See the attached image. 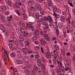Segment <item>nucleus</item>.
Returning <instances> with one entry per match:
<instances>
[{
	"mask_svg": "<svg viewBox=\"0 0 75 75\" xmlns=\"http://www.w3.org/2000/svg\"><path fill=\"white\" fill-rule=\"evenodd\" d=\"M40 42H41V44L43 45H45V43H46V42L43 39H42L40 40Z\"/></svg>",
	"mask_w": 75,
	"mask_h": 75,
	"instance_id": "obj_10",
	"label": "nucleus"
},
{
	"mask_svg": "<svg viewBox=\"0 0 75 75\" xmlns=\"http://www.w3.org/2000/svg\"><path fill=\"white\" fill-rule=\"evenodd\" d=\"M35 6L37 7V8H38V10H39V11H40L41 10V7L40 5L39 4H36Z\"/></svg>",
	"mask_w": 75,
	"mask_h": 75,
	"instance_id": "obj_7",
	"label": "nucleus"
},
{
	"mask_svg": "<svg viewBox=\"0 0 75 75\" xmlns=\"http://www.w3.org/2000/svg\"><path fill=\"white\" fill-rule=\"evenodd\" d=\"M63 33H64V37H67L66 32H64Z\"/></svg>",
	"mask_w": 75,
	"mask_h": 75,
	"instance_id": "obj_47",
	"label": "nucleus"
},
{
	"mask_svg": "<svg viewBox=\"0 0 75 75\" xmlns=\"http://www.w3.org/2000/svg\"><path fill=\"white\" fill-rule=\"evenodd\" d=\"M56 11H57V12H58V13H61V10L59 9V8H57Z\"/></svg>",
	"mask_w": 75,
	"mask_h": 75,
	"instance_id": "obj_42",
	"label": "nucleus"
},
{
	"mask_svg": "<svg viewBox=\"0 0 75 75\" xmlns=\"http://www.w3.org/2000/svg\"><path fill=\"white\" fill-rule=\"evenodd\" d=\"M25 43L26 45H28V46L29 45V42H28V41H26L25 42Z\"/></svg>",
	"mask_w": 75,
	"mask_h": 75,
	"instance_id": "obj_34",
	"label": "nucleus"
},
{
	"mask_svg": "<svg viewBox=\"0 0 75 75\" xmlns=\"http://www.w3.org/2000/svg\"><path fill=\"white\" fill-rule=\"evenodd\" d=\"M68 70H69V71H71L72 70V69H71V68H70L69 67L65 68V71H68Z\"/></svg>",
	"mask_w": 75,
	"mask_h": 75,
	"instance_id": "obj_26",
	"label": "nucleus"
},
{
	"mask_svg": "<svg viewBox=\"0 0 75 75\" xmlns=\"http://www.w3.org/2000/svg\"><path fill=\"white\" fill-rule=\"evenodd\" d=\"M44 38L47 41H49L50 40V38H49L48 35H44Z\"/></svg>",
	"mask_w": 75,
	"mask_h": 75,
	"instance_id": "obj_13",
	"label": "nucleus"
},
{
	"mask_svg": "<svg viewBox=\"0 0 75 75\" xmlns=\"http://www.w3.org/2000/svg\"><path fill=\"white\" fill-rule=\"evenodd\" d=\"M37 65L39 67H41L42 66V63H41V61L39 59L37 61Z\"/></svg>",
	"mask_w": 75,
	"mask_h": 75,
	"instance_id": "obj_6",
	"label": "nucleus"
},
{
	"mask_svg": "<svg viewBox=\"0 0 75 75\" xmlns=\"http://www.w3.org/2000/svg\"><path fill=\"white\" fill-rule=\"evenodd\" d=\"M55 48L56 49V50H59V47L58 46V45H55Z\"/></svg>",
	"mask_w": 75,
	"mask_h": 75,
	"instance_id": "obj_37",
	"label": "nucleus"
},
{
	"mask_svg": "<svg viewBox=\"0 0 75 75\" xmlns=\"http://www.w3.org/2000/svg\"><path fill=\"white\" fill-rule=\"evenodd\" d=\"M29 23L27 24L28 28H30L33 30H34V29H33V27L31 25H33L34 24V23L33 22H29Z\"/></svg>",
	"mask_w": 75,
	"mask_h": 75,
	"instance_id": "obj_2",
	"label": "nucleus"
},
{
	"mask_svg": "<svg viewBox=\"0 0 75 75\" xmlns=\"http://www.w3.org/2000/svg\"><path fill=\"white\" fill-rule=\"evenodd\" d=\"M21 13L22 15H24V14H25V11H22L21 12Z\"/></svg>",
	"mask_w": 75,
	"mask_h": 75,
	"instance_id": "obj_43",
	"label": "nucleus"
},
{
	"mask_svg": "<svg viewBox=\"0 0 75 75\" xmlns=\"http://www.w3.org/2000/svg\"><path fill=\"white\" fill-rule=\"evenodd\" d=\"M57 23H58L57 22H56L55 23L54 22L53 23L52 25L54 28V29H56V28H57Z\"/></svg>",
	"mask_w": 75,
	"mask_h": 75,
	"instance_id": "obj_11",
	"label": "nucleus"
},
{
	"mask_svg": "<svg viewBox=\"0 0 75 75\" xmlns=\"http://www.w3.org/2000/svg\"><path fill=\"white\" fill-rule=\"evenodd\" d=\"M53 62L54 64H57V60H56V59H53Z\"/></svg>",
	"mask_w": 75,
	"mask_h": 75,
	"instance_id": "obj_39",
	"label": "nucleus"
},
{
	"mask_svg": "<svg viewBox=\"0 0 75 75\" xmlns=\"http://www.w3.org/2000/svg\"><path fill=\"white\" fill-rule=\"evenodd\" d=\"M35 33L36 35H40V32H39V31H38V30H35Z\"/></svg>",
	"mask_w": 75,
	"mask_h": 75,
	"instance_id": "obj_24",
	"label": "nucleus"
},
{
	"mask_svg": "<svg viewBox=\"0 0 75 75\" xmlns=\"http://www.w3.org/2000/svg\"><path fill=\"white\" fill-rule=\"evenodd\" d=\"M16 62H19V63H17V64H21V62H21V61H19L18 60H17L16 61Z\"/></svg>",
	"mask_w": 75,
	"mask_h": 75,
	"instance_id": "obj_53",
	"label": "nucleus"
},
{
	"mask_svg": "<svg viewBox=\"0 0 75 75\" xmlns=\"http://www.w3.org/2000/svg\"><path fill=\"white\" fill-rule=\"evenodd\" d=\"M47 2L48 4L50 6H52V2L50 0H48Z\"/></svg>",
	"mask_w": 75,
	"mask_h": 75,
	"instance_id": "obj_16",
	"label": "nucleus"
},
{
	"mask_svg": "<svg viewBox=\"0 0 75 75\" xmlns=\"http://www.w3.org/2000/svg\"><path fill=\"white\" fill-rule=\"evenodd\" d=\"M16 13L18 14V15H19V16H20V13H19V12L18 11H16Z\"/></svg>",
	"mask_w": 75,
	"mask_h": 75,
	"instance_id": "obj_45",
	"label": "nucleus"
},
{
	"mask_svg": "<svg viewBox=\"0 0 75 75\" xmlns=\"http://www.w3.org/2000/svg\"><path fill=\"white\" fill-rule=\"evenodd\" d=\"M2 56L4 58L6 57V54H5V53L4 52Z\"/></svg>",
	"mask_w": 75,
	"mask_h": 75,
	"instance_id": "obj_48",
	"label": "nucleus"
},
{
	"mask_svg": "<svg viewBox=\"0 0 75 75\" xmlns=\"http://www.w3.org/2000/svg\"><path fill=\"white\" fill-rule=\"evenodd\" d=\"M20 31H21V32H22V33H23L24 31V28H20Z\"/></svg>",
	"mask_w": 75,
	"mask_h": 75,
	"instance_id": "obj_35",
	"label": "nucleus"
},
{
	"mask_svg": "<svg viewBox=\"0 0 75 75\" xmlns=\"http://www.w3.org/2000/svg\"><path fill=\"white\" fill-rule=\"evenodd\" d=\"M53 9L54 10L53 12H56L57 10V7H56V6H54L53 8Z\"/></svg>",
	"mask_w": 75,
	"mask_h": 75,
	"instance_id": "obj_33",
	"label": "nucleus"
},
{
	"mask_svg": "<svg viewBox=\"0 0 75 75\" xmlns=\"http://www.w3.org/2000/svg\"><path fill=\"white\" fill-rule=\"evenodd\" d=\"M1 20L3 23H4L6 21V18L4 16H2L1 17Z\"/></svg>",
	"mask_w": 75,
	"mask_h": 75,
	"instance_id": "obj_18",
	"label": "nucleus"
},
{
	"mask_svg": "<svg viewBox=\"0 0 75 75\" xmlns=\"http://www.w3.org/2000/svg\"><path fill=\"white\" fill-rule=\"evenodd\" d=\"M1 8L2 10H6V7L4 6L2 7Z\"/></svg>",
	"mask_w": 75,
	"mask_h": 75,
	"instance_id": "obj_36",
	"label": "nucleus"
},
{
	"mask_svg": "<svg viewBox=\"0 0 75 75\" xmlns=\"http://www.w3.org/2000/svg\"><path fill=\"white\" fill-rule=\"evenodd\" d=\"M56 18H59V15H57L56 16Z\"/></svg>",
	"mask_w": 75,
	"mask_h": 75,
	"instance_id": "obj_60",
	"label": "nucleus"
},
{
	"mask_svg": "<svg viewBox=\"0 0 75 75\" xmlns=\"http://www.w3.org/2000/svg\"><path fill=\"white\" fill-rule=\"evenodd\" d=\"M23 61H24V62L26 63H28L29 62V60H28V59L26 57H23Z\"/></svg>",
	"mask_w": 75,
	"mask_h": 75,
	"instance_id": "obj_9",
	"label": "nucleus"
},
{
	"mask_svg": "<svg viewBox=\"0 0 75 75\" xmlns=\"http://www.w3.org/2000/svg\"><path fill=\"white\" fill-rule=\"evenodd\" d=\"M6 2L10 6H11V2L8 0H6Z\"/></svg>",
	"mask_w": 75,
	"mask_h": 75,
	"instance_id": "obj_21",
	"label": "nucleus"
},
{
	"mask_svg": "<svg viewBox=\"0 0 75 75\" xmlns=\"http://www.w3.org/2000/svg\"><path fill=\"white\" fill-rule=\"evenodd\" d=\"M35 69L36 71H38V68L37 67Z\"/></svg>",
	"mask_w": 75,
	"mask_h": 75,
	"instance_id": "obj_64",
	"label": "nucleus"
},
{
	"mask_svg": "<svg viewBox=\"0 0 75 75\" xmlns=\"http://www.w3.org/2000/svg\"><path fill=\"white\" fill-rule=\"evenodd\" d=\"M41 22L42 23L43 25H46L47 24L44 21H39L38 22V24L39 23L40 24H38V25H41Z\"/></svg>",
	"mask_w": 75,
	"mask_h": 75,
	"instance_id": "obj_3",
	"label": "nucleus"
},
{
	"mask_svg": "<svg viewBox=\"0 0 75 75\" xmlns=\"http://www.w3.org/2000/svg\"><path fill=\"white\" fill-rule=\"evenodd\" d=\"M14 7H18V8H19V7H17L16 4H14L13 5Z\"/></svg>",
	"mask_w": 75,
	"mask_h": 75,
	"instance_id": "obj_55",
	"label": "nucleus"
},
{
	"mask_svg": "<svg viewBox=\"0 0 75 75\" xmlns=\"http://www.w3.org/2000/svg\"><path fill=\"white\" fill-rule=\"evenodd\" d=\"M27 66L29 68H32V66H31V64H27Z\"/></svg>",
	"mask_w": 75,
	"mask_h": 75,
	"instance_id": "obj_44",
	"label": "nucleus"
},
{
	"mask_svg": "<svg viewBox=\"0 0 75 75\" xmlns=\"http://www.w3.org/2000/svg\"><path fill=\"white\" fill-rule=\"evenodd\" d=\"M71 24L73 25V26H74L75 25V21H73L71 22Z\"/></svg>",
	"mask_w": 75,
	"mask_h": 75,
	"instance_id": "obj_40",
	"label": "nucleus"
},
{
	"mask_svg": "<svg viewBox=\"0 0 75 75\" xmlns=\"http://www.w3.org/2000/svg\"><path fill=\"white\" fill-rule=\"evenodd\" d=\"M22 50L24 54H27V50L25 49V48H23Z\"/></svg>",
	"mask_w": 75,
	"mask_h": 75,
	"instance_id": "obj_27",
	"label": "nucleus"
},
{
	"mask_svg": "<svg viewBox=\"0 0 75 75\" xmlns=\"http://www.w3.org/2000/svg\"><path fill=\"white\" fill-rule=\"evenodd\" d=\"M35 48L37 50H39V47L38 46H36L35 47Z\"/></svg>",
	"mask_w": 75,
	"mask_h": 75,
	"instance_id": "obj_57",
	"label": "nucleus"
},
{
	"mask_svg": "<svg viewBox=\"0 0 75 75\" xmlns=\"http://www.w3.org/2000/svg\"><path fill=\"white\" fill-rule=\"evenodd\" d=\"M32 39L33 40H37V37H34Z\"/></svg>",
	"mask_w": 75,
	"mask_h": 75,
	"instance_id": "obj_49",
	"label": "nucleus"
},
{
	"mask_svg": "<svg viewBox=\"0 0 75 75\" xmlns=\"http://www.w3.org/2000/svg\"><path fill=\"white\" fill-rule=\"evenodd\" d=\"M67 61L69 62H70L71 61V59H67Z\"/></svg>",
	"mask_w": 75,
	"mask_h": 75,
	"instance_id": "obj_62",
	"label": "nucleus"
},
{
	"mask_svg": "<svg viewBox=\"0 0 75 75\" xmlns=\"http://www.w3.org/2000/svg\"><path fill=\"white\" fill-rule=\"evenodd\" d=\"M24 37H27L28 35H29V34L28 33H27V32H25L23 33Z\"/></svg>",
	"mask_w": 75,
	"mask_h": 75,
	"instance_id": "obj_23",
	"label": "nucleus"
},
{
	"mask_svg": "<svg viewBox=\"0 0 75 75\" xmlns=\"http://www.w3.org/2000/svg\"><path fill=\"white\" fill-rule=\"evenodd\" d=\"M13 41L14 42L15 44L17 46L18 45V42H17V38L16 37H14L13 38Z\"/></svg>",
	"mask_w": 75,
	"mask_h": 75,
	"instance_id": "obj_5",
	"label": "nucleus"
},
{
	"mask_svg": "<svg viewBox=\"0 0 75 75\" xmlns=\"http://www.w3.org/2000/svg\"><path fill=\"white\" fill-rule=\"evenodd\" d=\"M57 35H59V30H58V29H57Z\"/></svg>",
	"mask_w": 75,
	"mask_h": 75,
	"instance_id": "obj_54",
	"label": "nucleus"
},
{
	"mask_svg": "<svg viewBox=\"0 0 75 75\" xmlns=\"http://www.w3.org/2000/svg\"><path fill=\"white\" fill-rule=\"evenodd\" d=\"M73 13H74V16H75V9H74L73 10Z\"/></svg>",
	"mask_w": 75,
	"mask_h": 75,
	"instance_id": "obj_59",
	"label": "nucleus"
},
{
	"mask_svg": "<svg viewBox=\"0 0 75 75\" xmlns=\"http://www.w3.org/2000/svg\"><path fill=\"white\" fill-rule=\"evenodd\" d=\"M25 48L26 50H28L30 48V47L29 46H27V47H26Z\"/></svg>",
	"mask_w": 75,
	"mask_h": 75,
	"instance_id": "obj_51",
	"label": "nucleus"
},
{
	"mask_svg": "<svg viewBox=\"0 0 75 75\" xmlns=\"http://www.w3.org/2000/svg\"><path fill=\"white\" fill-rule=\"evenodd\" d=\"M19 24L20 26H23V23L21 21L20 22Z\"/></svg>",
	"mask_w": 75,
	"mask_h": 75,
	"instance_id": "obj_41",
	"label": "nucleus"
},
{
	"mask_svg": "<svg viewBox=\"0 0 75 75\" xmlns=\"http://www.w3.org/2000/svg\"><path fill=\"white\" fill-rule=\"evenodd\" d=\"M9 48L11 50H13L14 49V48L13 47V46L12 44H9Z\"/></svg>",
	"mask_w": 75,
	"mask_h": 75,
	"instance_id": "obj_15",
	"label": "nucleus"
},
{
	"mask_svg": "<svg viewBox=\"0 0 75 75\" xmlns=\"http://www.w3.org/2000/svg\"><path fill=\"white\" fill-rule=\"evenodd\" d=\"M59 61L61 62L62 61V57H59Z\"/></svg>",
	"mask_w": 75,
	"mask_h": 75,
	"instance_id": "obj_61",
	"label": "nucleus"
},
{
	"mask_svg": "<svg viewBox=\"0 0 75 75\" xmlns=\"http://www.w3.org/2000/svg\"><path fill=\"white\" fill-rule=\"evenodd\" d=\"M58 25L59 27L60 28H62V23L61 22H59L58 23Z\"/></svg>",
	"mask_w": 75,
	"mask_h": 75,
	"instance_id": "obj_20",
	"label": "nucleus"
},
{
	"mask_svg": "<svg viewBox=\"0 0 75 75\" xmlns=\"http://www.w3.org/2000/svg\"><path fill=\"white\" fill-rule=\"evenodd\" d=\"M60 20H61V21H64V22H65V17L64 16H62L61 17Z\"/></svg>",
	"mask_w": 75,
	"mask_h": 75,
	"instance_id": "obj_25",
	"label": "nucleus"
},
{
	"mask_svg": "<svg viewBox=\"0 0 75 75\" xmlns=\"http://www.w3.org/2000/svg\"><path fill=\"white\" fill-rule=\"evenodd\" d=\"M67 20L68 23H71V19L69 17H68L67 18Z\"/></svg>",
	"mask_w": 75,
	"mask_h": 75,
	"instance_id": "obj_31",
	"label": "nucleus"
},
{
	"mask_svg": "<svg viewBox=\"0 0 75 75\" xmlns=\"http://www.w3.org/2000/svg\"><path fill=\"white\" fill-rule=\"evenodd\" d=\"M43 31L44 33H47V30L46 28H44L43 29Z\"/></svg>",
	"mask_w": 75,
	"mask_h": 75,
	"instance_id": "obj_50",
	"label": "nucleus"
},
{
	"mask_svg": "<svg viewBox=\"0 0 75 75\" xmlns=\"http://www.w3.org/2000/svg\"><path fill=\"white\" fill-rule=\"evenodd\" d=\"M24 70L26 72H27V73H30V70L27 69L25 67H24Z\"/></svg>",
	"mask_w": 75,
	"mask_h": 75,
	"instance_id": "obj_12",
	"label": "nucleus"
},
{
	"mask_svg": "<svg viewBox=\"0 0 75 75\" xmlns=\"http://www.w3.org/2000/svg\"><path fill=\"white\" fill-rule=\"evenodd\" d=\"M28 3L29 5H32V4L31 1H28Z\"/></svg>",
	"mask_w": 75,
	"mask_h": 75,
	"instance_id": "obj_52",
	"label": "nucleus"
},
{
	"mask_svg": "<svg viewBox=\"0 0 75 75\" xmlns=\"http://www.w3.org/2000/svg\"><path fill=\"white\" fill-rule=\"evenodd\" d=\"M17 56L18 58H21L22 57V54H20V53H21L20 51H16Z\"/></svg>",
	"mask_w": 75,
	"mask_h": 75,
	"instance_id": "obj_4",
	"label": "nucleus"
},
{
	"mask_svg": "<svg viewBox=\"0 0 75 75\" xmlns=\"http://www.w3.org/2000/svg\"><path fill=\"white\" fill-rule=\"evenodd\" d=\"M16 54L14 53V52H12L10 56L12 57H15L16 56Z\"/></svg>",
	"mask_w": 75,
	"mask_h": 75,
	"instance_id": "obj_28",
	"label": "nucleus"
},
{
	"mask_svg": "<svg viewBox=\"0 0 75 75\" xmlns=\"http://www.w3.org/2000/svg\"><path fill=\"white\" fill-rule=\"evenodd\" d=\"M41 51L42 53H44V51H43V48H42V47H41Z\"/></svg>",
	"mask_w": 75,
	"mask_h": 75,
	"instance_id": "obj_56",
	"label": "nucleus"
},
{
	"mask_svg": "<svg viewBox=\"0 0 75 75\" xmlns=\"http://www.w3.org/2000/svg\"><path fill=\"white\" fill-rule=\"evenodd\" d=\"M69 4L70 5V6H71V7H74V6L73 5V4H72V3H71L70 2H69Z\"/></svg>",
	"mask_w": 75,
	"mask_h": 75,
	"instance_id": "obj_46",
	"label": "nucleus"
},
{
	"mask_svg": "<svg viewBox=\"0 0 75 75\" xmlns=\"http://www.w3.org/2000/svg\"><path fill=\"white\" fill-rule=\"evenodd\" d=\"M46 56L47 58H50L51 57V54H50V53H49L48 52H47Z\"/></svg>",
	"mask_w": 75,
	"mask_h": 75,
	"instance_id": "obj_14",
	"label": "nucleus"
},
{
	"mask_svg": "<svg viewBox=\"0 0 75 75\" xmlns=\"http://www.w3.org/2000/svg\"><path fill=\"white\" fill-rule=\"evenodd\" d=\"M62 70L63 73H65V69H64V67H62Z\"/></svg>",
	"mask_w": 75,
	"mask_h": 75,
	"instance_id": "obj_38",
	"label": "nucleus"
},
{
	"mask_svg": "<svg viewBox=\"0 0 75 75\" xmlns=\"http://www.w3.org/2000/svg\"><path fill=\"white\" fill-rule=\"evenodd\" d=\"M18 42L19 45L21 46L22 47H23V45H24V44L23 43V42H22L21 41H20V40H18Z\"/></svg>",
	"mask_w": 75,
	"mask_h": 75,
	"instance_id": "obj_17",
	"label": "nucleus"
},
{
	"mask_svg": "<svg viewBox=\"0 0 75 75\" xmlns=\"http://www.w3.org/2000/svg\"><path fill=\"white\" fill-rule=\"evenodd\" d=\"M32 74H30L29 75H35V72L34 71V70L33 69L31 70Z\"/></svg>",
	"mask_w": 75,
	"mask_h": 75,
	"instance_id": "obj_22",
	"label": "nucleus"
},
{
	"mask_svg": "<svg viewBox=\"0 0 75 75\" xmlns=\"http://www.w3.org/2000/svg\"><path fill=\"white\" fill-rule=\"evenodd\" d=\"M41 15H38L36 18H38V20H42V19L41 18Z\"/></svg>",
	"mask_w": 75,
	"mask_h": 75,
	"instance_id": "obj_30",
	"label": "nucleus"
},
{
	"mask_svg": "<svg viewBox=\"0 0 75 75\" xmlns=\"http://www.w3.org/2000/svg\"><path fill=\"white\" fill-rule=\"evenodd\" d=\"M45 20L46 21H48L50 23H52V18L50 16H49L47 18L45 17Z\"/></svg>",
	"mask_w": 75,
	"mask_h": 75,
	"instance_id": "obj_1",
	"label": "nucleus"
},
{
	"mask_svg": "<svg viewBox=\"0 0 75 75\" xmlns=\"http://www.w3.org/2000/svg\"><path fill=\"white\" fill-rule=\"evenodd\" d=\"M42 71L43 72H44V71H45V66H44V64H43L42 65Z\"/></svg>",
	"mask_w": 75,
	"mask_h": 75,
	"instance_id": "obj_29",
	"label": "nucleus"
},
{
	"mask_svg": "<svg viewBox=\"0 0 75 75\" xmlns=\"http://www.w3.org/2000/svg\"><path fill=\"white\" fill-rule=\"evenodd\" d=\"M40 34H41V35H43L44 34V32H43V31H40Z\"/></svg>",
	"mask_w": 75,
	"mask_h": 75,
	"instance_id": "obj_58",
	"label": "nucleus"
},
{
	"mask_svg": "<svg viewBox=\"0 0 75 75\" xmlns=\"http://www.w3.org/2000/svg\"><path fill=\"white\" fill-rule=\"evenodd\" d=\"M34 55L36 58H40V54L38 52H34Z\"/></svg>",
	"mask_w": 75,
	"mask_h": 75,
	"instance_id": "obj_8",
	"label": "nucleus"
},
{
	"mask_svg": "<svg viewBox=\"0 0 75 75\" xmlns=\"http://www.w3.org/2000/svg\"><path fill=\"white\" fill-rule=\"evenodd\" d=\"M0 29L3 30L4 29V26L3 25H0Z\"/></svg>",
	"mask_w": 75,
	"mask_h": 75,
	"instance_id": "obj_32",
	"label": "nucleus"
},
{
	"mask_svg": "<svg viewBox=\"0 0 75 75\" xmlns=\"http://www.w3.org/2000/svg\"><path fill=\"white\" fill-rule=\"evenodd\" d=\"M19 41H21L22 42H24V38L22 37V36H21L19 37Z\"/></svg>",
	"mask_w": 75,
	"mask_h": 75,
	"instance_id": "obj_19",
	"label": "nucleus"
},
{
	"mask_svg": "<svg viewBox=\"0 0 75 75\" xmlns=\"http://www.w3.org/2000/svg\"><path fill=\"white\" fill-rule=\"evenodd\" d=\"M62 55H63L64 56V55H65V52H62Z\"/></svg>",
	"mask_w": 75,
	"mask_h": 75,
	"instance_id": "obj_63",
	"label": "nucleus"
}]
</instances>
